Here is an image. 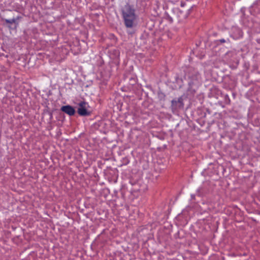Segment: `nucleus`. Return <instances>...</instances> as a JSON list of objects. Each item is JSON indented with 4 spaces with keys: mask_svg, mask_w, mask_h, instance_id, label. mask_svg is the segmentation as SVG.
I'll list each match as a JSON object with an SVG mask.
<instances>
[{
    "mask_svg": "<svg viewBox=\"0 0 260 260\" xmlns=\"http://www.w3.org/2000/svg\"><path fill=\"white\" fill-rule=\"evenodd\" d=\"M61 110L70 116L73 115L75 112L74 109L70 106H62Z\"/></svg>",
    "mask_w": 260,
    "mask_h": 260,
    "instance_id": "obj_3",
    "label": "nucleus"
},
{
    "mask_svg": "<svg viewBox=\"0 0 260 260\" xmlns=\"http://www.w3.org/2000/svg\"><path fill=\"white\" fill-rule=\"evenodd\" d=\"M122 13L125 25L127 27H132L136 18L134 10L129 5H126L122 10Z\"/></svg>",
    "mask_w": 260,
    "mask_h": 260,
    "instance_id": "obj_1",
    "label": "nucleus"
},
{
    "mask_svg": "<svg viewBox=\"0 0 260 260\" xmlns=\"http://www.w3.org/2000/svg\"><path fill=\"white\" fill-rule=\"evenodd\" d=\"M256 5H257L258 8H260V0H257L256 2Z\"/></svg>",
    "mask_w": 260,
    "mask_h": 260,
    "instance_id": "obj_5",
    "label": "nucleus"
},
{
    "mask_svg": "<svg viewBox=\"0 0 260 260\" xmlns=\"http://www.w3.org/2000/svg\"><path fill=\"white\" fill-rule=\"evenodd\" d=\"M256 4H254L253 6H252L253 7H254L255 6Z\"/></svg>",
    "mask_w": 260,
    "mask_h": 260,
    "instance_id": "obj_6",
    "label": "nucleus"
},
{
    "mask_svg": "<svg viewBox=\"0 0 260 260\" xmlns=\"http://www.w3.org/2000/svg\"><path fill=\"white\" fill-rule=\"evenodd\" d=\"M177 103H178L179 104V107H182L183 106V104H182V102L180 100H178L177 102L176 101H172V104H173V105L175 104H176Z\"/></svg>",
    "mask_w": 260,
    "mask_h": 260,
    "instance_id": "obj_4",
    "label": "nucleus"
},
{
    "mask_svg": "<svg viewBox=\"0 0 260 260\" xmlns=\"http://www.w3.org/2000/svg\"><path fill=\"white\" fill-rule=\"evenodd\" d=\"M89 106L87 103L85 102H81L79 104V108L78 109V113L81 116H87L90 114V112L88 111Z\"/></svg>",
    "mask_w": 260,
    "mask_h": 260,
    "instance_id": "obj_2",
    "label": "nucleus"
}]
</instances>
